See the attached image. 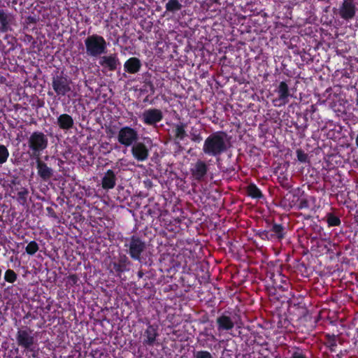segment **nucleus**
Instances as JSON below:
<instances>
[{
	"instance_id": "obj_25",
	"label": "nucleus",
	"mask_w": 358,
	"mask_h": 358,
	"mask_svg": "<svg viewBox=\"0 0 358 358\" xmlns=\"http://www.w3.org/2000/svg\"><path fill=\"white\" fill-rule=\"evenodd\" d=\"M9 157V152L3 145H0V165L6 163Z\"/></svg>"
},
{
	"instance_id": "obj_31",
	"label": "nucleus",
	"mask_w": 358,
	"mask_h": 358,
	"mask_svg": "<svg viewBox=\"0 0 358 358\" xmlns=\"http://www.w3.org/2000/svg\"><path fill=\"white\" fill-rule=\"evenodd\" d=\"M296 156L297 159L302 163H306L308 162V155L305 153L303 150L299 149L296 150Z\"/></svg>"
},
{
	"instance_id": "obj_43",
	"label": "nucleus",
	"mask_w": 358,
	"mask_h": 358,
	"mask_svg": "<svg viewBox=\"0 0 358 358\" xmlns=\"http://www.w3.org/2000/svg\"><path fill=\"white\" fill-rule=\"evenodd\" d=\"M355 142H356L357 146L358 147V135L356 137Z\"/></svg>"
},
{
	"instance_id": "obj_37",
	"label": "nucleus",
	"mask_w": 358,
	"mask_h": 358,
	"mask_svg": "<svg viewBox=\"0 0 358 358\" xmlns=\"http://www.w3.org/2000/svg\"><path fill=\"white\" fill-rule=\"evenodd\" d=\"M267 231V233H268V240L275 238L274 234H273V231H272V229H271L269 231Z\"/></svg>"
},
{
	"instance_id": "obj_40",
	"label": "nucleus",
	"mask_w": 358,
	"mask_h": 358,
	"mask_svg": "<svg viewBox=\"0 0 358 358\" xmlns=\"http://www.w3.org/2000/svg\"><path fill=\"white\" fill-rule=\"evenodd\" d=\"M212 3L220 4V0H208Z\"/></svg>"
},
{
	"instance_id": "obj_5",
	"label": "nucleus",
	"mask_w": 358,
	"mask_h": 358,
	"mask_svg": "<svg viewBox=\"0 0 358 358\" xmlns=\"http://www.w3.org/2000/svg\"><path fill=\"white\" fill-rule=\"evenodd\" d=\"M16 341L19 346L28 351H33L36 343L34 331L28 327L19 329L16 334Z\"/></svg>"
},
{
	"instance_id": "obj_9",
	"label": "nucleus",
	"mask_w": 358,
	"mask_h": 358,
	"mask_svg": "<svg viewBox=\"0 0 358 358\" xmlns=\"http://www.w3.org/2000/svg\"><path fill=\"white\" fill-rule=\"evenodd\" d=\"M278 98L273 100L275 106L285 105L288 101V98L291 96L288 85L285 81H281L276 89Z\"/></svg>"
},
{
	"instance_id": "obj_42",
	"label": "nucleus",
	"mask_w": 358,
	"mask_h": 358,
	"mask_svg": "<svg viewBox=\"0 0 358 358\" xmlns=\"http://www.w3.org/2000/svg\"><path fill=\"white\" fill-rule=\"evenodd\" d=\"M148 83V84H149V85H150V90H152V89H153V86H152V85L151 84V82H150V81H149Z\"/></svg>"
},
{
	"instance_id": "obj_28",
	"label": "nucleus",
	"mask_w": 358,
	"mask_h": 358,
	"mask_svg": "<svg viewBox=\"0 0 358 358\" xmlns=\"http://www.w3.org/2000/svg\"><path fill=\"white\" fill-rule=\"evenodd\" d=\"M4 279L6 281L13 283L17 279V274L13 270L8 269L5 272Z\"/></svg>"
},
{
	"instance_id": "obj_17",
	"label": "nucleus",
	"mask_w": 358,
	"mask_h": 358,
	"mask_svg": "<svg viewBox=\"0 0 358 358\" xmlns=\"http://www.w3.org/2000/svg\"><path fill=\"white\" fill-rule=\"evenodd\" d=\"M116 175L113 171L108 169L103 175L101 179L102 187L104 189H111L116 185Z\"/></svg>"
},
{
	"instance_id": "obj_38",
	"label": "nucleus",
	"mask_w": 358,
	"mask_h": 358,
	"mask_svg": "<svg viewBox=\"0 0 358 358\" xmlns=\"http://www.w3.org/2000/svg\"><path fill=\"white\" fill-rule=\"evenodd\" d=\"M27 20H29V22H32V23H35L36 22V20L34 17H31V16H29Z\"/></svg>"
},
{
	"instance_id": "obj_33",
	"label": "nucleus",
	"mask_w": 358,
	"mask_h": 358,
	"mask_svg": "<svg viewBox=\"0 0 358 358\" xmlns=\"http://www.w3.org/2000/svg\"><path fill=\"white\" fill-rule=\"evenodd\" d=\"M290 358H307V357L302 352L295 351L292 353Z\"/></svg>"
},
{
	"instance_id": "obj_34",
	"label": "nucleus",
	"mask_w": 358,
	"mask_h": 358,
	"mask_svg": "<svg viewBox=\"0 0 358 358\" xmlns=\"http://www.w3.org/2000/svg\"><path fill=\"white\" fill-rule=\"evenodd\" d=\"M308 207V202L306 199H301L299 202V208H306Z\"/></svg>"
},
{
	"instance_id": "obj_36",
	"label": "nucleus",
	"mask_w": 358,
	"mask_h": 358,
	"mask_svg": "<svg viewBox=\"0 0 358 358\" xmlns=\"http://www.w3.org/2000/svg\"><path fill=\"white\" fill-rule=\"evenodd\" d=\"M268 233H267L266 231H262V232L260 233V237L262 239H267V240H268Z\"/></svg>"
},
{
	"instance_id": "obj_8",
	"label": "nucleus",
	"mask_w": 358,
	"mask_h": 358,
	"mask_svg": "<svg viewBox=\"0 0 358 358\" xmlns=\"http://www.w3.org/2000/svg\"><path fill=\"white\" fill-rule=\"evenodd\" d=\"M70 80L62 75H57L52 78V88L57 95L64 96L71 91Z\"/></svg>"
},
{
	"instance_id": "obj_18",
	"label": "nucleus",
	"mask_w": 358,
	"mask_h": 358,
	"mask_svg": "<svg viewBox=\"0 0 358 358\" xmlns=\"http://www.w3.org/2000/svg\"><path fill=\"white\" fill-rule=\"evenodd\" d=\"M37 169L38 175L43 180H49L52 176V169L39 159L37 161Z\"/></svg>"
},
{
	"instance_id": "obj_32",
	"label": "nucleus",
	"mask_w": 358,
	"mask_h": 358,
	"mask_svg": "<svg viewBox=\"0 0 358 358\" xmlns=\"http://www.w3.org/2000/svg\"><path fill=\"white\" fill-rule=\"evenodd\" d=\"M110 266L112 270H113L115 272L119 273H122V272H123L124 271V266L122 265L121 264H118V263H116V262H112L110 264Z\"/></svg>"
},
{
	"instance_id": "obj_30",
	"label": "nucleus",
	"mask_w": 358,
	"mask_h": 358,
	"mask_svg": "<svg viewBox=\"0 0 358 358\" xmlns=\"http://www.w3.org/2000/svg\"><path fill=\"white\" fill-rule=\"evenodd\" d=\"M194 358H213V355L206 350L197 351L194 353Z\"/></svg>"
},
{
	"instance_id": "obj_20",
	"label": "nucleus",
	"mask_w": 358,
	"mask_h": 358,
	"mask_svg": "<svg viewBox=\"0 0 358 358\" xmlns=\"http://www.w3.org/2000/svg\"><path fill=\"white\" fill-rule=\"evenodd\" d=\"M58 122L61 128L69 129L72 127L73 121L71 116L64 113L59 117Z\"/></svg>"
},
{
	"instance_id": "obj_19",
	"label": "nucleus",
	"mask_w": 358,
	"mask_h": 358,
	"mask_svg": "<svg viewBox=\"0 0 358 358\" xmlns=\"http://www.w3.org/2000/svg\"><path fill=\"white\" fill-rule=\"evenodd\" d=\"M162 118V113H143V120L145 123L152 125L159 122Z\"/></svg>"
},
{
	"instance_id": "obj_23",
	"label": "nucleus",
	"mask_w": 358,
	"mask_h": 358,
	"mask_svg": "<svg viewBox=\"0 0 358 358\" xmlns=\"http://www.w3.org/2000/svg\"><path fill=\"white\" fill-rule=\"evenodd\" d=\"M271 229L275 238L282 239L284 237L283 227L280 224H275Z\"/></svg>"
},
{
	"instance_id": "obj_4",
	"label": "nucleus",
	"mask_w": 358,
	"mask_h": 358,
	"mask_svg": "<svg viewBox=\"0 0 358 358\" xmlns=\"http://www.w3.org/2000/svg\"><path fill=\"white\" fill-rule=\"evenodd\" d=\"M124 247L127 249V253L131 259L137 261L141 260V254L146 249V243L142 239L136 236H132L127 238Z\"/></svg>"
},
{
	"instance_id": "obj_1",
	"label": "nucleus",
	"mask_w": 358,
	"mask_h": 358,
	"mask_svg": "<svg viewBox=\"0 0 358 358\" xmlns=\"http://www.w3.org/2000/svg\"><path fill=\"white\" fill-rule=\"evenodd\" d=\"M227 140L224 133H215L209 136L204 142L203 152L211 156H217L227 150Z\"/></svg>"
},
{
	"instance_id": "obj_21",
	"label": "nucleus",
	"mask_w": 358,
	"mask_h": 358,
	"mask_svg": "<svg viewBox=\"0 0 358 358\" xmlns=\"http://www.w3.org/2000/svg\"><path fill=\"white\" fill-rule=\"evenodd\" d=\"M182 7V5L178 0H169L165 6L166 10L173 13L181 10Z\"/></svg>"
},
{
	"instance_id": "obj_16",
	"label": "nucleus",
	"mask_w": 358,
	"mask_h": 358,
	"mask_svg": "<svg viewBox=\"0 0 358 358\" xmlns=\"http://www.w3.org/2000/svg\"><path fill=\"white\" fill-rule=\"evenodd\" d=\"M158 335L157 327L149 324L144 332L143 344L145 345L152 346Z\"/></svg>"
},
{
	"instance_id": "obj_24",
	"label": "nucleus",
	"mask_w": 358,
	"mask_h": 358,
	"mask_svg": "<svg viewBox=\"0 0 358 358\" xmlns=\"http://www.w3.org/2000/svg\"><path fill=\"white\" fill-rule=\"evenodd\" d=\"M29 192L26 188H22L17 193V201L21 205H25L27 201Z\"/></svg>"
},
{
	"instance_id": "obj_22",
	"label": "nucleus",
	"mask_w": 358,
	"mask_h": 358,
	"mask_svg": "<svg viewBox=\"0 0 358 358\" xmlns=\"http://www.w3.org/2000/svg\"><path fill=\"white\" fill-rule=\"evenodd\" d=\"M248 194L255 199H259L262 197V194L260 189L254 184H250L247 187Z\"/></svg>"
},
{
	"instance_id": "obj_7",
	"label": "nucleus",
	"mask_w": 358,
	"mask_h": 358,
	"mask_svg": "<svg viewBox=\"0 0 358 358\" xmlns=\"http://www.w3.org/2000/svg\"><path fill=\"white\" fill-rule=\"evenodd\" d=\"M357 10L355 0H343L338 8V15L341 19L350 21L355 18Z\"/></svg>"
},
{
	"instance_id": "obj_13",
	"label": "nucleus",
	"mask_w": 358,
	"mask_h": 358,
	"mask_svg": "<svg viewBox=\"0 0 358 358\" xmlns=\"http://www.w3.org/2000/svg\"><path fill=\"white\" fill-rule=\"evenodd\" d=\"M13 20L14 17L12 13L7 10L0 8V34L11 31V24Z\"/></svg>"
},
{
	"instance_id": "obj_10",
	"label": "nucleus",
	"mask_w": 358,
	"mask_h": 358,
	"mask_svg": "<svg viewBox=\"0 0 358 358\" xmlns=\"http://www.w3.org/2000/svg\"><path fill=\"white\" fill-rule=\"evenodd\" d=\"M99 64L103 69L110 71H115L120 64L117 55L115 53L99 57Z\"/></svg>"
},
{
	"instance_id": "obj_3",
	"label": "nucleus",
	"mask_w": 358,
	"mask_h": 358,
	"mask_svg": "<svg viewBox=\"0 0 358 358\" xmlns=\"http://www.w3.org/2000/svg\"><path fill=\"white\" fill-rule=\"evenodd\" d=\"M48 144V136L41 131H34L28 138V146L31 155L38 159L42 152L47 148Z\"/></svg>"
},
{
	"instance_id": "obj_44",
	"label": "nucleus",
	"mask_w": 358,
	"mask_h": 358,
	"mask_svg": "<svg viewBox=\"0 0 358 358\" xmlns=\"http://www.w3.org/2000/svg\"><path fill=\"white\" fill-rule=\"evenodd\" d=\"M196 112H201V113H203V112L202 110H196Z\"/></svg>"
},
{
	"instance_id": "obj_35",
	"label": "nucleus",
	"mask_w": 358,
	"mask_h": 358,
	"mask_svg": "<svg viewBox=\"0 0 358 358\" xmlns=\"http://www.w3.org/2000/svg\"><path fill=\"white\" fill-rule=\"evenodd\" d=\"M289 108L292 109V112H294V110H300L299 106L297 103L294 104L292 103L291 105H289Z\"/></svg>"
},
{
	"instance_id": "obj_12",
	"label": "nucleus",
	"mask_w": 358,
	"mask_h": 358,
	"mask_svg": "<svg viewBox=\"0 0 358 358\" xmlns=\"http://www.w3.org/2000/svg\"><path fill=\"white\" fill-rule=\"evenodd\" d=\"M131 154L138 162H144L149 157V149L141 142H136L131 147Z\"/></svg>"
},
{
	"instance_id": "obj_2",
	"label": "nucleus",
	"mask_w": 358,
	"mask_h": 358,
	"mask_svg": "<svg viewBox=\"0 0 358 358\" xmlns=\"http://www.w3.org/2000/svg\"><path fill=\"white\" fill-rule=\"evenodd\" d=\"M84 43L86 54L90 57H98L107 52L108 43L102 36L96 34L90 35Z\"/></svg>"
},
{
	"instance_id": "obj_11",
	"label": "nucleus",
	"mask_w": 358,
	"mask_h": 358,
	"mask_svg": "<svg viewBox=\"0 0 358 358\" xmlns=\"http://www.w3.org/2000/svg\"><path fill=\"white\" fill-rule=\"evenodd\" d=\"M217 329L220 335L229 333L234 327V322L232 318L225 314H222L216 319Z\"/></svg>"
},
{
	"instance_id": "obj_41",
	"label": "nucleus",
	"mask_w": 358,
	"mask_h": 358,
	"mask_svg": "<svg viewBox=\"0 0 358 358\" xmlns=\"http://www.w3.org/2000/svg\"><path fill=\"white\" fill-rule=\"evenodd\" d=\"M201 140V138L200 136H197L194 138V141H200Z\"/></svg>"
},
{
	"instance_id": "obj_27",
	"label": "nucleus",
	"mask_w": 358,
	"mask_h": 358,
	"mask_svg": "<svg viewBox=\"0 0 358 358\" xmlns=\"http://www.w3.org/2000/svg\"><path fill=\"white\" fill-rule=\"evenodd\" d=\"M327 223L329 227L339 226L341 224V220L338 217L329 213L327 215Z\"/></svg>"
},
{
	"instance_id": "obj_39",
	"label": "nucleus",
	"mask_w": 358,
	"mask_h": 358,
	"mask_svg": "<svg viewBox=\"0 0 358 358\" xmlns=\"http://www.w3.org/2000/svg\"><path fill=\"white\" fill-rule=\"evenodd\" d=\"M144 112H152V113H154V112H161V111L159 110H157V109H148V110H145Z\"/></svg>"
},
{
	"instance_id": "obj_26",
	"label": "nucleus",
	"mask_w": 358,
	"mask_h": 358,
	"mask_svg": "<svg viewBox=\"0 0 358 358\" xmlns=\"http://www.w3.org/2000/svg\"><path fill=\"white\" fill-rule=\"evenodd\" d=\"M38 245L34 241H31L29 243H28L25 248L27 253L30 255H34L38 250Z\"/></svg>"
},
{
	"instance_id": "obj_14",
	"label": "nucleus",
	"mask_w": 358,
	"mask_h": 358,
	"mask_svg": "<svg viewBox=\"0 0 358 358\" xmlns=\"http://www.w3.org/2000/svg\"><path fill=\"white\" fill-rule=\"evenodd\" d=\"M190 171L192 176L194 180L201 181L204 179L208 172V166L204 162L198 160L192 165Z\"/></svg>"
},
{
	"instance_id": "obj_6",
	"label": "nucleus",
	"mask_w": 358,
	"mask_h": 358,
	"mask_svg": "<svg viewBox=\"0 0 358 358\" xmlns=\"http://www.w3.org/2000/svg\"><path fill=\"white\" fill-rule=\"evenodd\" d=\"M118 142L125 147L132 146L138 138V131L128 126L122 127L117 136Z\"/></svg>"
},
{
	"instance_id": "obj_15",
	"label": "nucleus",
	"mask_w": 358,
	"mask_h": 358,
	"mask_svg": "<svg viewBox=\"0 0 358 358\" xmlns=\"http://www.w3.org/2000/svg\"><path fill=\"white\" fill-rule=\"evenodd\" d=\"M142 66L141 61L136 57H130L124 64V70L130 74L139 72Z\"/></svg>"
},
{
	"instance_id": "obj_29",
	"label": "nucleus",
	"mask_w": 358,
	"mask_h": 358,
	"mask_svg": "<svg viewBox=\"0 0 358 358\" xmlns=\"http://www.w3.org/2000/svg\"><path fill=\"white\" fill-rule=\"evenodd\" d=\"M185 126L182 124H178L176 127V136L180 140L183 139L185 136Z\"/></svg>"
},
{
	"instance_id": "obj_45",
	"label": "nucleus",
	"mask_w": 358,
	"mask_h": 358,
	"mask_svg": "<svg viewBox=\"0 0 358 358\" xmlns=\"http://www.w3.org/2000/svg\"><path fill=\"white\" fill-rule=\"evenodd\" d=\"M357 105H358V100H357Z\"/></svg>"
}]
</instances>
